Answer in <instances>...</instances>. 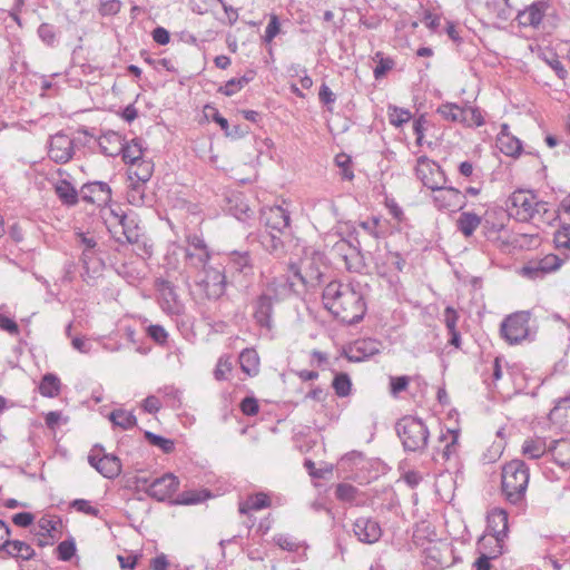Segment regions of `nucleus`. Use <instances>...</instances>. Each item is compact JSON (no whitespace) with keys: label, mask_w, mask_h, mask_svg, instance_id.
<instances>
[{"label":"nucleus","mask_w":570,"mask_h":570,"mask_svg":"<svg viewBox=\"0 0 570 570\" xmlns=\"http://www.w3.org/2000/svg\"><path fill=\"white\" fill-rule=\"evenodd\" d=\"M40 533L55 538L61 527V521L56 517L45 515L38 522Z\"/></svg>","instance_id":"4c0bfd02"},{"label":"nucleus","mask_w":570,"mask_h":570,"mask_svg":"<svg viewBox=\"0 0 570 570\" xmlns=\"http://www.w3.org/2000/svg\"><path fill=\"white\" fill-rule=\"evenodd\" d=\"M554 244L558 248L570 249V225H561L554 233Z\"/></svg>","instance_id":"de8ad7c7"},{"label":"nucleus","mask_w":570,"mask_h":570,"mask_svg":"<svg viewBox=\"0 0 570 570\" xmlns=\"http://www.w3.org/2000/svg\"><path fill=\"white\" fill-rule=\"evenodd\" d=\"M187 242L189 246L187 249L188 257L197 255L200 262H206L209 258V252L202 237L194 235L188 237Z\"/></svg>","instance_id":"72a5a7b5"},{"label":"nucleus","mask_w":570,"mask_h":570,"mask_svg":"<svg viewBox=\"0 0 570 570\" xmlns=\"http://www.w3.org/2000/svg\"><path fill=\"white\" fill-rule=\"evenodd\" d=\"M109 417L115 425L124 430L131 429L137 424V419L134 413L122 409L112 411Z\"/></svg>","instance_id":"f704fd0d"},{"label":"nucleus","mask_w":570,"mask_h":570,"mask_svg":"<svg viewBox=\"0 0 570 570\" xmlns=\"http://www.w3.org/2000/svg\"><path fill=\"white\" fill-rule=\"evenodd\" d=\"M532 334V314L517 311L507 315L500 324V336L508 345H520L530 340Z\"/></svg>","instance_id":"20e7f679"},{"label":"nucleus","mask_w":570,"mask_h":570,"mask_svg":"<svg viewBox=\"0 0 570 570\" xmlns=\"http://www.w3.org/2000/svg\"><path fill=\"white\" fill-rule=\"evenodd\" d=\"M335 164L341 169V176L343 179L350 181L354 179V173L352 169V158L347 154L341 153L336 155Z\"/></svg>","instance_id":"79ce46f5"},{"label":"nucleus","mask_w":570,"mask_h":570,"mask_svg":"<svg viewBox=\"0 0 570 570\" xmlns=\"http://www.w3.org/2000/svg\"><path fill=\"white\" fill-rule=\"evenodd\" d=\"M272 504L271 498L267 493L258 492L249 495L244 502L239 504V512L247 514L250 511H258L265 508H269Z\"/></svg>","instance_id":"a878e982"},{"label":"nucleus","mask_w":570,"mask_h":570,"mask_svg":"<svg viewBox=\"0 0 570 570\" xmlns=\"http://www.w3.org/2000/svg\"><path fill=\"white\" fill-rule=\"evenodd\" d=\"M433 202L439 209L458 212L465 206V196L454 187H440L432 190Z\"/></svg>","instance_id":"9b49d317"},{"label":"nucleus","mask_w":570,"mask_h":570,"mask_svg":"<svg viewBox=\"0 0 570 570\" xmlns=\"http://www.w3.org/2000/svg\"><path fill=\"white\" fill-rule=\"evenodd\" d=\"M461 124L465 127H480L484 124V118L478 108L463 107Z\"/></svg>","instance_id":"58836bf2"},{"label":"nucleus","mask_w":570,"mask_h":570,"mask_svg":"<svg viewBox=\"0 0 570 570\" xmlns=\"http://www.w3.org/2000/svg\"><path fill=\"white\" fill-rule=\"evenodd\" d=\"M59 559L63 561L70 560L76 553V546L72 541H62L57 547Z\"/></svg>","instance_id":"6e6d98bb"},{"label":"nucleus","mask_w":570,"mask_h":570,"mask_svg":"<svg viewBox=\"0 0 570 570\" xmlns=\"http://www.w3.org/2000/svg\"><path fill=\"white\" fill-rule=\"evenodd\" d=\"M233 371V363L229 357H219L214 370V376L217 381H224Z\"/></svg>","instance_id":"a18cd8bd"},{"label":"nucleus","mask_w":570,"mask_h":570,"mask_svg":"<svg viewBox=\"0 0 570 570\" xmlns=\"http://www.w3.org/2000/svg\"><path fill=\"white\" fill-rule=\"evenodd\" d=\"M507 212L517 222L531 223L539 227L549 226L557 218L556 210L548 202L524 189L515 190L509 196Z\"/></svg>","instance_id":"f03ea898"},{"label":"nucleus","mask_w":570,"mask_h":570,"mask_svg":"<svg viewBox=\"0 0 570 570\" xmlns=\"http://www.w3.org/2000/svg\"><path fill=\"white\" fill-rule=\"evenodd\" d=\"M281 32L279 18L275 13L269 14V21L265 28L263 40L266 43H272L275 37Z\"/></svg>","instance_id":"c03bdc74"},{"label":"nucleus","mask_w":570,"mask_h":570,"mask_svg":"<svg viewBox=\"0 0 570 570\" xmlns=\"http://www.w3.org/2000/svg\"><path fill=\"white\" fill-rule=\"evenodd\" d=\"M481 549L480 557L473 563L475 570H491V560L499 558L504 552V549H501L500 546H487L485 548L481 547Z\"/></svg>","instance_id":"c756f323"},{"label":"nucleus","mask_w":570,"mask_h":570,"mask_svg":"<svg viewBox=\"0 0 570 570\" xmlns=\"http://www.w3.org/2000/svg\"><path fill=\"white\" fill-rule=\"evenodd\" d=\"M145 439L149 442V444L158 448L166 454L173 453L175 451V442L171 439L157 435L149 431L145 432Z\"/></svg>","instance_id":"e433bc0d"},{"label":"nucleus","mask_w":570,"mask_h":570,"mask_svg":"<svg viewBox=\"0 0 570 570\" xmlns=\"http://www.w3.org/2000/svg\"><path fill=\"white\" fill-rule=\"evenodd\" d=\"M141 406L148 413H157L161 407V403L157 396L150 395L144 400Z\"/></svg>","instance_id":"052dcab7"},{"label":"nucleus","mask_w":570,"mask_h":570,"mask_svg":"<svg viewBox=\"0 0 570 570\" xmlns=\"http://www.w3.org/2000/svg\"><path fill=\"white\" fill-rule=\"evenodd\" d=\"M376 58H379V61L374 68V77L375 79H381L394 67V60L391 58L382 57L380 52L376 53Z\"/></svg>","instance_id":"3c124183"},{"label":"nucleus","mask_w":570,"mask_h":570,"mask_svg":"<svg viewBox=\"0 0 570 570\" xmlns=\"http://www.w3.org/2000/svg\"><path fill=\"white\" fill-rule=\"evenodd\" d=\"M482 218L471 212H462L456 219L458 230L465 237H470L480 227Z\"/></svg>","instance_id":"b1692460"},{"label":"nucleus","mask_w":570,"mask_h":570,"mask_svg":"<svg viewBox=\"0 0 570 570\" xmlns=\"http://www.w3.org/2000/svg\"><path fill=\"white\" fill-rule=\"evenodd\" d=\"M353 530L361 542L370 544L379 541L382 535L380 524L376 521L365 517L356 519Z\"/></svg>","instance_id":"a211bd4d"},{"label":"nucleus","mask_w":570,"mask_h":570,"mask_svg":"<svg viewBox=\"0 0 570 570\" xmlns=\"http://www.w3.org/2000/svg\"><path fill=\"white\" fill-rule=\"evenodd\" d=\"M318 98L321 102H323L326 106L333 105L335 101L334 92L325 83H323L320 88Z\"/></svg>","instance_id":"680f3d73"},{"label":"nucleus","mask_w":570,"mask_h":570,"mask_svg":"<svg viewBox=\"0 0 570 570\" xmlns=\"http://www.w3.org/2000/svg\"><path fill=\"white\" fill-rule=\"evenodd\" d=\"M549 452L556 464L561 468H570V440L561 439L556 441Z\"/></svg>","instance_id":"5701e85b"},{"label":"nucleus","mask_w":570,"mask_h":570,"mask_svg":"<svg viewBox=\"0 0 570 570\" xmlns=\"http://www.w3.org/2000/svg\"><path fill=\"white\" fill-rule=\"evenodd\" d=\"M415 175L422 181V184L431 190L440 187V185H443L446 180V176L441 166L426 156H421L417 158Z\"/></svg>","instance_id":"9d476101"},{"label":"nucleus","mask_w":570,"mask_h":570,"mask_svg":"<svg viewBox=\"0 0 570 570\" xmlns=\"http://www.w3.org/2000/svg\"><path fill=\"white\" fill-rule=\"evenodd\" d=\"M247 82L248 79L246 78L232 79L227 81L226 85L219 89V91L225 96L230 97L238 92Z\"/></svg>","instance_id":"864d4df0"},{"label":"nucleus","mask_w":570,"mask_h":570,"mask_svg":"<svg viewBox=\"0 0 570 570\" xmlns=\"http://www.w3.org/2000/svg\"><path fill=\"white\" fill-rule=\"evenodd\" d=\"M399 436L406 450L416 451L426 444L428 430L422 421L406 416L397 423Z\"/></svg>","instance_id":"1a4fd4ad"},{"label":"nucleus","mask_w":570,"mask_h":570,"mask_svg":"<svg viewBox=\"0 0 570 570\" xmlns=\"http://www.w3.org/2000/svg\"><path fill=\"white\" fill-rule=\"evenodd\" d=\"M99 145L110 156L122 151V159L128 165L135 166L137 161L142 159L144 149L137 139H132L122 147L120 136L116 132H108L100 137Z\"/></svg>","instance_id":"0eeeda50"},{"label":"nucleus","mask_w":570,"mask_h":570,"mask_svg":"<svg viewBox=\"0 0 570 570\" xmlns=\"http://www.w3.org/2000/svg\"><path fill=\"white\" fill-rule=\"evenodd\" d=\"M2 549H4L9 556L22 560H30L35 554V550L30 544L19 540L9 541V538Z\"/></svg>","instance_id":"c85d7f7f"},{"label":"nucleus","mask_w":570,"mask_h":570,"mask_svg":"<svg viewBox=\"0 0 570 570\" xmlns=\"http://www.w3.org/2000/svg\"><path fill=\"white\" fill-rule=\"evenodd\" d=\"M410 377L409 376H392L390 377V391L391 394L396 396L401 392L405 391L410 385Z\"/></svg>","instance_id":"603ef678"},{"label":"nucleus","mask_w":570,"mask_h":570,"mask_svg":"<svg viewBox=\"0 0 570 570\" xmlns=\"http://www.w3.org/2000/svg\"><path fill=\"white\" fill-rule=\"evenodd\" d=\"M351 380L344 374H337L333 381V389L338 396H347L351 392Z\"/></svg>","instance_id":"49530a36"},{"label":"nucleus","mask_w":570,"mask_h":570,"mask_svg":"<svg viewBox=\"0 0 570 570\" xmlns=\"http://www.w3.org/2000/svg\"><path fill=\"white\" fill-rule=\"evenodd\" d=\"M323 304L335 317L348 324L360 322L366 313L363 295L347 283H328L323 291Z\"/></svg>","instance_id":"f257e3e1"},{"label":"nucleus","mask_w":570,"mask_h":570,"mask_svg":"<svg viewBox=\"0 0 570 570\" xmlns=\"http://www.w3.org/2000/svg\"><path fill=\"white\" fill-rule=\"evenodd\" d=\"M263 216L266 228L271 230L268 238H263V243L271 249H277L282 246L279 235L289 227V214L282 206H271L264 209Z\"/></svg>","instance_id":"423d86ee"},{"label":"nucleus","mask_w":570,"mask_h":570,"mask_svg":"<svg viewBox=\"0 0 570 570\" xmlns=\"http://www.w3.org/2000/svg\"><path fill=\"white\" fill-rule=\"evenodd\" d=\"M138 557L136 554L118 556L121 569L134 570L137 564Z\"/></svg>","instance_id":"338daca9"},{"label":"nucleus","mask_w":570,"mask_h":570,"mask_svg":"<svg viewBox=\"0 0 570 570\" xmlns=\"http://www.w3.org/2000/svg\"><path fill=\"white\" fill-rule=\"evenodd\" d=\"M240 368L248 376H256L259 373L261 361L254 348H245L239 355Z\"/></svg>","instance_id":"393cba45"},{"label":"nucleus","mask_w":570,"mask_h":570,"mask_svg":"<svg viewBox=\"0 0 570 570\" xmlns=\"http://www.w3.org/2000/svg\"><path fill=\"white\" fill-rule=\"evenodd\" d=\"M148 335L158 344H165L168 338V333L160 325H150L147 328Z\"/></svg>","instance_id":"4d7b16f0"},{"label":"nucleus","mask_w":570,"mask_h":570,"mask_svg":"<svg viewBox=\"0 0 570 570\" xmlns=\"http://www.w3.org/2000/svg\"><path fill=\"white\" fill-rule=\"evenodd\" d=\"M325 268V255L313 248L304 250L298 264L295 266V274L307 285L321 282Z\"/></svg>","instance_id":"6e6552de"},{"label":"nucleus","mask_w":570,"mask_h":570,"mask_svg":"<svg viewBox=\"0 0 570 570\" xmlns=\"http://www.w3.org/2000/svg\"><path fill=\"white\" fill-rule=\"evenodd\" d=\"M157 289L163 309L171 314H179L183 305L174 289V286L167 281H160L157 284Z\"/></svg>","instance_id":"aec40b11"},{"label":"nucleus","mask_w":570,"mask_h":570,"mask_svg":"<svg viewBox=\"0 0 570 570\" xmlns=\"http://www.w3.org/2000/svg\"><path fill=\"white\" fill-rule=\"evenodd\" d=\"M153 39L158 45L165 46V45L169 43L170 36H169V32L165 28L157 27L153 31Z\"/></svg>","instance_id":"0e129e2a"},{"label":"nucleus","mask_w":570,"mask_h":570,"mask_svg":"<svg viewBox=\"0 0 570 570\" xmlns=\"http://www.w3.org/2000/svg\"><path fill=\"white\" fill-rule=\"evenodd\" d=\"M549 0H539L531 3L518 13V21L523 27H539L543 18L550 13Z\"/></svg>","instance_id":"4468645a"},{"label":"nucleus","mask_w":570,"mask_h":570,"mask_svg":"<svg viewBox=\"0 0 570 570\" xmlns=\"http://www.w3.org/2000/svg\"><path fill=\"white\" fill-rule=\"evenodd\" d=\"M12 522L18 527H29L33 522V515L29 512H19L13 515Z\"/></svg>","instance_id":"69168bd1"},{"label":"nucleus","mask_w":570,"mask_h":570,"mask_svg":"<svg viewBox=\"0 0 570 570\" xmlns=\"http://www.w3.org/2000/svg\"><path fill=\"white\" fill-rule=\"evenodd\" d=\"M497 146L505 156L518 158L522 154V142L519 138L510 132L508 124L501 126V130L497 137Z\"/></svg>","instance_id":"6ab92c4d"},{"label":"nucleus","mask_w":570,"mask_h":570,"mask_svg":"<svg viewBox=\"0 0 570 570\" xmlns=\"http://www.w3.org/2000/svg\"><path fill=\"white\" fill-rule=\"evenodd\" d=\"M335 494L340 501L353 503L358 498V490L352 484L340 483L336 487Z\"/></svg>","instance_id":"ea45409f"},{"label":"nucleus","mask_w":570,"mask_h":570,"mask_svg":"<svg viewBox=\"0 0 570 570\" xmlns=\"http://www.w3.org/2000/svg\"><path fill=\"white\" fill-rule=\"evenodd\" d=\"M205 115L206 117H212L213 120L220 126V128L225 131L228 130V121L226 118H224L217 109L210 106L205 107Z\"/></svg>","instance_id":"bf43d9fd"},{"label":"nucleus","mask_w":570,"mask_h":570,"mask_svg":"<svg viewBox=\"0 0 570 570\" xmlns=\"http://www.w3.org/2000/svg\"><path fill=\"white\" fill-rule=\"evenodd\" d=\"M153 174V165L147 160H139L136 165H129L128 175L131 180L147 181Z\"/></svg>","instance_id":"473e14b6"},{"label":"nucleus","mask_w":570,"mask_h":570,"mask_svg":"<svg viewBox=\"0 0 570 570\" xmlns=\"http://www.w3.org/2000/svg\"><path fill=\"white\" fill-rule=\"evenodd\" d=\"M243 414L253 416L259 412L258 401L253 396L245 397L239 404Z\"/></svg>","instance_id":"5fc2aeb1"},{"label":"nucleus","mask_w":570,"mask_h":570,"mask_svg":"<svg viewBox=\"0 0 570 570\" xmlns=\"http://www.w3.org/2000/svg\"><path fill=\"white\" fill-rule=\"evenodd\" d=\"M463 107L455 104H443L439 107V114L446 120L461 124Z\"/></svg>","instance_id":"a19ab883"},{"label":"nucleus","mask_w":570,"mask_h":570,"mask_svg":"<svg viewBox=\"0 0 570 570\" xmlns=\"http://www.w3.org/2000/svg\"><path fill=\"white\" fill-rule=\"evenodd\" d=\"M122 225L124 226L120 228V237H117L116 240L119 243H137L140 234L136 220L126 214Z\"/></svg>","instance_id":"7c9ffc66"},{"label":"nucleus","mask_w":570,"mask_h":570,"mask_svg":"<svg viewBox=\"0 0 570 570\" xmlns=\"http://www.w3.org/2000/svg\"><path fill=\"white\" fill-rule=\"evenodd\" d=\"M232 262L240 273H244L245 275L252 274L253 264L248 253H234Z\"/></svg>","instance_id":"37998d69"},{"label":"nucleus","mask_w":570,"mask_h":570,"mask_svg":"<svg viewBox=\"0 0 570 570\" xmlns=\"http://www.w3.org/2000/svg\"><path fill=\"white\" fill-rule=\"evenodd\" d=\"M327 362V355L320 351H313L311 353L309 364L314 367H321L323 364Z\"/></svg>","instance_id":"774afa93"},{"label":"nucleus","mask_w":570,"mask_h":570,"mask_svg":"<svg viewBox=\"0 0 570 570\" xmlns=\"http://www.w3.org/2000/svg\"><path fill=\"white\" fill-rule=\"evenodd\" d=\"M179 488V480L173 473H166L155 479L147 488L146 492L151 498L164 501L171 498Z\"/></svg>","instance_id":"ddd939ff"},{"label":"nucleus","mask_w":570,"mask_h":570,"mask_svg":"<svg viewBox=\"0 0 570 570\" xmlns=\"http://www.w3.org/2000/svg\"><path fill=\"white\" fill-rule=\"evenodd\" d=\"M387 118L392 126L401 127L411 120L412 114L409 109L391 105L387 107Z\"/></svg>","instance_id":"c9c22d12"},{"label":"nucleus","mask_w":570,"mask_h":570,"mask_svg":"<svg viewBox=\"0 0 570 570\" xmlns=\"http://www.w3.org/2000/svg\"><path fill=\"white\" fill-rule=\"evenodd\" d=\"M71 507L83 514L90 515V517H98L99 509L88 500L85 499H77L72 501Z\"/></svg>","instance_id":"8fccbe9b"},{"label":"nucleus","mask_w":570,"mask_h":570,"mask_svg":"<svg viewBox=\"0 0 570 570\" xmlns=\"http://www.w3.org/2000/svg\"><path fill=\"white\" fill-rule=\"evenodd\" d=\"M562 264L563 261L559 256L554 254H548L538 261H531L525 264L520 269V274L528 278H538L559 269Z\"/></svg>","instance_id":"f8f14e48"},{"label":"nucleus","mask_w":570,"mask_h":570,"mask_svg":"<svg viewBox=\"0 0 570 570\" xmlns=\"http://www.w3.org/2000/svg\"><path fill=\"white\" fill-rule=\"evenodd\" d=\"M38 390L43 397H57L61 391V381L56 374L47 373L42 376Z\"/></svg>","instance_id":"bb28decb"},{"label":"nucleus","mask_w":570,"mask_h":570,"mask_svg":"<svg viewBox=\"0 0 570 570\" xmlns=\"http://www.w3.org/2000/svg\"><path fill=\"white\" fill-rule=\"evenodd\" d=\"M546 441L541 438H530L524 440L521 446V453L531 460L540 459L547 452Z\"/></svg>","instance_id":"cd10ccee"},{"label":"nucleus","mask_w":570,"mask_h":570,"mask_svg":"<svg viewBox=\"0 0 570 570\" xmlns=\"http://www.w3.org/2000/svg\"><path fill=\"white\" fill-rule=\"evenodd\" d=\"M530 480V471L521 460L505 463L501 472V490L510 503H520L525 495Z\"/></svg>","instance_id":"7ed1b4c3"},{"label":"nucleus","mask_w":570,"mask_h":570,"mask_svg":"<svg viewBox=\"0 0 570 570\" xmlns=\"http://www.w3.org/2000/svg\"><path fill=\"white\" fill-rule=\"evenodd\" d=\"M459 430H448L446 434L442 435V440L449 441L443 451V456L445 459H449L455 452L459 443Z\"/></svg>","instance_id":"09e8293b"},{"label":"nucleus","mask_w":570,"mask_h":570,"mask_svg":"<svg viewBox=\"0 0 570 570\" xmlns=\"http://www.w3.org/2000/svg\"><path fill=\"white\" fill-rule=\"evenodd\" d=\"M0 330L8 332L11 335L19 334V326L11 317L0 314Z\"/></svg>","instance_id":"13d9d810"},{"label":"nucleus","mask_w":570,"mask_h":570,"mask_svg":"<svg viewBox=\"0 0 570 570\" xmlns=\"http://www.w3.org/2000/svg\"><path fill=\"white\" fill-rule=\"evenodd\" d=\"M73 154V141L65 134H56L49 142L48 155L56 163H67Z\"/></svg>","instance_id":"2eb2a0df"},{"label":"nucleus","mask_w":570,"mask_h":570,"mask_svg":"<svg viewBox=\"0 0 570 570\" xmlns=\"http://www.w3.org/2000/svg\"><path fill=\"white\" fill-rule=\"evenodd\" d=\"M89 463L105 478L112 479L120 474V460L111 454L92 453L89 455Z\"/></svg>","instance_id":"f3484780"},{"label":"nucleus","mask_w":570,"mask_h":570,"mask_svg":"<svg viewBox=\"0 0 570 570\" xmlns=\"http://www.w3.org/2000/svg\"><path fill=\"white\" fill-rule=\"evenodd\" d=\"M458 313L453 307H446L444 311V321L449 331L456 330Z\"/></svg>","instance_id":"e2e57ef3"},{"label":"nucleus","mask_w":570,"mask_h":570,"mask_svg":"<svg viewBox=\"0 0 570 570\" xmlns=\"http://www.w3.org/2000/svg\"><path fill=\"white\" fill-rule=\"evenodd\" d=\"M55 191L59 199L68 206L76 205L78 202V193L76 188L65 179L59 180L55 185Z\"/></svg>","instance_id":"2f4dec72"},{"label":"nucleus","mask_w":570,"mask_h":570,"mask_svg":"<svg viewBox=\"0 0 570 570\" xmlns=\"http://www.w3.org/2000/svg\"><path fill=\"white\" fill-rule=\"evenodd\" d=\"M273 312V301L267 295H261L254 302L253 316L256 323L262 327H271V317Z\"/></svg>","instance_id":"4be33fe9"},{"label":"nucleus","mask_w":570,"mask_h":570,"mask_svg":"<svg viewBox=\"0 0 570 570\" xmlns=\"http://www.w3.org/2000/svg\"><path fill=\"white\" fill-rule=\"evenodd\" d=\"M508 520L509 515L504 509L493 508L490 510L487 517L488 533L482 537L480 546L482 548H485L487 546H500L501 549H504L505 538L508 537L509 531Z\"/></svg>","instance_id":"39448f33"},{"label":"nucleus","mask_w":570,"mask_h":570,"mask_svg":"<svg viewBox=\"0 0 570 570\" xmlns=\"http://www.w3.org/2000/svg\"><path fill=\"white\" fill-rule=\"evenodd\" d=\"M101 217L104 219L105 225L107 226L111 236L116 239L120 237V228L122 225V220L125 219L126 214L119 206H105L100 210Z\"/></svg>","instance_id":"412c9836"},{"label":"nucleus","mask_w":570,"mask_h":570,"mask_svg":"<svg viewBox=\"0 0 570 570\" xmlns=\"http://www.w3.org/2000/svg\"><path fill=\"white\" fill-rule=\"evenodd\" d=\"M81 198L88 204L105 207L111 199V188L101 181H94L82 186Z\"/></svg>","instance_id":"dca6fc26"}]
</instances>
